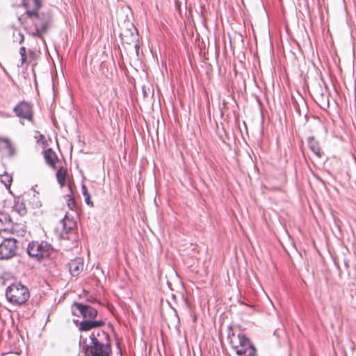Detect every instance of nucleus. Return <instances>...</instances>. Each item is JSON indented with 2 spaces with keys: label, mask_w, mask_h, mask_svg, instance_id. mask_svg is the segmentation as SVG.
<instances>
[{
  "label": "nucleus",
  "mask_w": 356,
  "mask_h": 356,
  "mask_svg": "<svg viewBox=\"0 0 356 356\" xmlns=\"http://www.w3.org/2000/svg\"><path fill=\"white\" fill-rule=\"evenodd\" d=\"M80 344L86 353L92 356H111L112 353L109 336L102 330H94L89 339L81 335Z\"/></svg>",
  "instance_id": "1"
},
{
  "label": "nucleus",
  "mask_w": 356,
  "mask_h": 356,
  "mask_svg": "<svg viewBox=\"0 0 356 356\" xmlns=\"http://www.w3.org/2000/svg\"><path fill=\"white\" fill-rule=\"evenodd\" d=\"M72 313L74 315L81 316L83 318L78 325L81 332L96 329L104 324L102 321L94 320L97 316V311L89 305L74 302L72 305Z\"/></svg>",
  "instance_id": "2"
},
{
  "label": "nucleus",
  "mask_w": 356,
  "mask_h": 356,
  "mask_svg": "<svg viewBox=\"0 0 356 356\" xmlns=\"http://www.w3.org/2000/svg\"><path fill=\"white\" fill-rule=\"evenodd\" d=\"M228 341L232 348L238 356H255L256 348L251 341L243 334H229Z\"/></svg>",
  "instance_id": "3"
},
{
  "label": "nucleus",
  "mask_w": 356,
  "mask_h": 356,
  "mask_svg": "<svg viewBox=\"0 0 356 356\" xmlns=\"http://www.w3.org/2000/svg\"><path fill=\"white\" fill-rule=\"evenodd\" d=\"M6 296L10 302L19 305L25 303L29 299V292L26 286L20 283H15L7 288Z\"/></svg>",
  "instance_id": "4"
},
{
  "label": "nucleus",
  "mask_w": 356,
  "mask_h": 356,
  "mask_svg": "<svg viewBox=\"0 0 356 356\" xmlns=\"http://www.w3.org/2000/svg\"><path fill=\"white\" fill-rule=\"evenodd\" d=\"M53 248L47 241H32L27 247L28 254L38 261L49 257Z\"/></svg>",
  "instance_id": "5"
},
{
  "label": "nucleus",
  "mask_w": 356,
  "mask_h": 356,
  "mask_svg": "<svg viewBox=\"0 0 356 356\" xmlns=\"http://www.w3.org/2000/svg\"><path fill=\"white\" fill-rule=\"evenodd\" d=\"M17 240L14 238H6L0 243V260H8L17 254Z\"/></svg>",
  "instance_id": "6"
},
{
  "label": "nucleus",
  "mask_w": 356,
  "mask_h": 356,
  "mask_svg": "<svg viewBox=\"0 0 356 356\" xmlns=\"http://www.w3.org/2000/svg\"><path fill=\"white\" fill-rule=\"evenodd\" d=\"M17 117L22 120H27L29 122L33 121L32 106L26 102H19L13 109Z\"/></svg>",
  "instance_id": "7"
},
{
  "label": "nucleus",
  "mask_w": 356,
  "mask_h": 356,
  "mask_svg": "<svg viewBox=\"0 0 356 356\" xmlns=\"http://www.w3.org/2000/svg\"><path fill=\"white\" fill-rule=\"evenodd\" d=\"M120 37L124 43L129 44H136L138 40V31L133 24H131L130 28L120 33Z\"/></svg>",
  "instance_id": "8"
},
{
  "label": "nucleus",
  "mask_w": 356,
  "mask_h": 356,
  "mask_svg": "<svg viewBox=\"0 0 356 356\" xmlns=\"http://www.w3.org/2000/svg\"><path fill=\"white\" fill-rule=\"evenodd\" d=\"M60 222L63 226L60 236L63 239H69L68 234L74 231V228L76 227V222L67 216L62 219Z\"/></svg>",
  "instance_id": "9"
},
{
  "label": "nucleus",
  "mask_w": 356,
  "mask_h": 356,
  "mask_svg": "<svg viewBox=\"0 0 356 356\" xmlns=\"http://www.w3.org/2000/svg\"><path fill=\"white\" fill-rule=\"evenodd\" d=\"M69 270L72 276H78L83 270V261L81 258L72 260L68 263Z\"/></svg>",
  "instance_id": "10"
},
{
  "label": "nucleus",
  "mask_w": 356,
  "mask_h": 356,
  "mask_svg": "<svg viewBox=\"0 0 356 356\" xmlns=\"http://www.w3.org/2000/svg\"><path fill=\"white\" fill-rule=\"evenodd\" d=\"M26 232V225L22 222L13 223L10 222V227L6 233H9L16 236H23Z\"/></svg>",
  "instance_id": "11"
},
{
  "label": "nucleus",
  "mask_w": 356,
  "mask_h": 356,
  "mask_svg": "<svg viewBox=\"0 0 356 356\" xmlns=\"http://www.w3.org/2000/svg\"><path fill=\"white\" fill-rule=\"evenodd\" d=\"M32 3L33 8L32 9L30 8V6L26 5V13L27 16L31 19H38L39 17L38 10L40 9L41 4L40 0H32Z\"/></svg>",
  "instance_id": "12"
},
{
  "label": "nucleus",
  "mask_w": 356,
  "mask_h": 356,
  "mask_svg": "<svg viewBox=\"0 0 356 356\" xmlns=\"http://www.w3.org/2000/svg\"><path fill=\"white\" fill-rule=\"evenodd\" d=\"M44 158L47 163L52 168H55V165L58 161V156L51 148H48L43 152Z\"/></svg>",
  "instance_id": "13"
},
{
  "label": "nucleus",
  "mask_w": 356,
  "mask_h": 356,
  "mask_svg": "<svg viewBox=\"0 0 356 356\" xmlns=\"http://www.w3.org/2000/svg\"><path fill=\"white\" fill-rule=\"evenodd\" d=\"M12 221L10 216L5 213L0 211V232H5L8 230Z\"/></svg>",
  "instance_id": "14"
},
{
  "label": "nucleus",
  "mask_w": 356,
  "mask_h": 356,
  "mask_svg": "<svg viewBox=\"0 0 356 356\" xmlns=\"http://www.w3.org/2000/svg\"><path fill=\"white\" fill-rule=\"evenodd\" d=\"M308 145L313 153L318 158L321 156L322 152L318 142L312 136L308 138Z\"/></svg>",
  "instance_id": "15"
},
{
  "label": "nucleus",
  "mask_w": 356,
  "mask_h": 356,
  "mask_svg": "<svg viewBox=\"0 0 356 356\" xmlns=\"http://www.w3.org/2000/svg\"><path fill=\"white\" fill-rule=\"evenodd\" d=\"M316 97L321 102V106L322 108H325L329 107L328 97L327 95H324L321 87L316 90Z\"/></svg>",
  "instance_id": "16"
},
{
  "label": "nucleus",
  "mask_w": 356,
  "mask_h": 356,
  "mask_svg": "<svg viewBox=\"0 0 356 356\" xmlns=\"http://www.w3.org/2000/svg\"><path fill=\"white\" fill-rule=\"evenodd\" d=\"M67 171L63 168H60L56 172V179L60 187H63L65 184Z\"/></svg>",
  "instance_id": "17"
},
{
  "label": "nucleus",
  "mask_w": 356,
  "mask_h": 356,
  "mask_svg": "<svg viewBox=\"0 0 356 356\" xmlns=\"http://www.w3.org/2000/svg\"><path fill=\"white\" fill-rule=\"evenodd\" d=\"M0 145L7 149L9 156L15 154V149L8 139H0Z\"/></svg>",
  "instance_id": "18"
},
{
  "label": "nucleus",
  "mask_w": 356,
  "mask_h": 356,
  "mask_svg": "<svg viewBox=\"0 0 356 356\" xmlns=\"http://www.w3.org/2000/svg\"><path fill=\"white\" fill-rule=\"evenodd\" d=\"M38 195V193L34 189H31L28 193L29 196H33V201L31 202V204H32L33 208H39L42 205L40 201L39 200Z\"/></svg>",
  "instance_id": "19"
},
{
  "label": "nucleus",
  "mask_w": 356,
  "mask_h": 356,
  "mask_svg": "<svg viewBox=\"0 0 356 356\" xmlns=\"http://www.w3.org/2000/svg\"><path fill=\"white\" fill-rule=\"evenodd\" d=\"M1 181L3 183L5 186L8 188H10L12 181H13V177L10 175L8 173H5L4 175H1Z\"/></svg>",
  "instance_id": "20"
},
{
  "label": "nucleus",
  "mask_w": 356,
  "mask_h": 356,
  "mask_svg": "<svg viewBox=\"0 0 356 356\" xmlns=\"http://www.w3.org/2000/svg\"><path fill=\"white\" fill-rule=\"evenodd\" d=\"M81 189H82L83 195L84 196V198H85L86 203L88 205L92 207L93 203L90 200V194L88 191V189H87L86 185L83 184L81 186Z\"/></svg>",
  "instance_id": "21"
},
{
  "label": "nucleus",
  "mask_w": 356,
  "mask_h": 356,
  "mask_svg": "<svg viewBox=\"0 0 356 356\" xmlns=\"http://www.w3.org/2000/svg\"><path fill=\"white\" fill-rule=\"evenodd\" d=\"M65 198L68 208L72 211L75 210L76 205L74 199L70 195H67Z\"/></svg>",
  "instance_id": "22"
},
{
  "label": "nucleus",
  "mask_w": 356,
  "mask_h": 356,
  "mask_svg": "<svg viewBox=\"0 0 356 356\" xmlns=\"http://www.w3.org/2000/svg\"><path fill=\"white\" fill-rule=\"evenodd\" d=\"M26 48L24 47H22L19 49V54L21 56V63L20 66H22V65L26 62Z\"/></svg>",
  "instance_id": "23"
},
{
  "label": "nucleus",
  "mask_w": 356,
  "mask_h": 356,
  "mask_svg": "<svg viewBox=\"0 0 356 356\" xmlns=\"http://www.w3.org/2000/svg\"><path fill=\"white\" fill-rule=\"evenodd\" d=\"M19 213L20 215H24L26 213V209L24 207H22L19 211Z\"/></svg>",
  "instance_id": "24"
},
{
  "label": "nucleus",
  "mask_w": 356,
  "mask_h": 356,
  "mask_svg": "<svg viewBox=\"0 0 356 356\" xmlns=\"http://www.w3.org/2000/svg\"><path fill=\"white\" fill-rule=\"evenodd\" d=\"M19 43H22L24 40V35L22 34V33H19Z\"/></svg>",
  "instance_id": "25"
},
{
  "label": "nucleus",
  "mask_w": 356,
  "mask_h": 356,
  "mask_svg": "<svg viewBox=\"0 0 356 356\" xmlns=\"http://www.w3.org/2000/svg\"><path fill=\"white\" fill-rule=\"evenodd\" d=\"M35 138L38 139V142L40 140L44 139V136L42 134H40L38 137L35 136Z\"/></svg>",
  "instance_id": "26"
},
{
  "label": "nucleus",
  "mask_w": 356,
  "mask_h": 356,
  "mask_svg": "<svg viewBox=\"0 0 356 356\" xmlns=\"http://www.w3.org/2000/svg\"><path fill=\"white\" fill-rule=\"evenodd\" d=\"M69 189H70V192L72 193L71 185H69Z\"/></svg>",
  "instance_id": "27"
},
{
  "label": "nucleus",
  "mask_w": 356,
  "mask_h": 356,
  "mask_svg": "<svg viewBox=\"0 0 356 356\" xmlns=\"http://www.w3.org/2000/svg\"><path fill=\"white\" fill-rule=\"evenodd\" d=\"M3 356H10V355H9V354H6V355H3Z\"/></svg>",
  "instance_id": "28"
}]
</instances>
